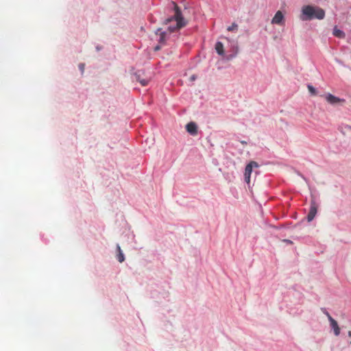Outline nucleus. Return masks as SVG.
I'll use <instances>...</instances> for the list:
<instances>
[{
  "label": "nucleus",
  "instance_id": "3",
  "mask_svg": "<svg viewBox=\"0 0 351 351\" xmlns=\"http://www.w3.org/2000/svg\"><path fill=\"white\" fill-rule=\"evenodd\" d=\"M135 79L136 81L139 82L142 86H145L149 82L151 77L145 76L143 71H138L135 73Z\"/></svg>",
  "mask_w": 351,
  "mask_h": 351
},
{
  "label": "nucleus",
  "instance_id": "16",
  "mask_svg": "<svg viewBox=\"0 0 351 351\" xmlns=\"http://www.w3.org/2000/svg\"><path fill=\"white\" fill-rule=\"evenodd\" d=\"M244 177H245V181L247 183V184H250V176H247V175H244Z\"/></svg>",
  "mask_w": 351,
  "mask_h": 351
},
{
  "label": "nucleus",
  "instance_id": "17",
  "mask_svg": "<svg viewBox=\"0 0 351 351\" xmlns=\"http://www.w3.org/2000/svg\"><path fill=\"white\" fill-rule=\"evenodd\" d=\"M79 68L81 70V71L83 73L84 71V64H80Z\"/></svg>",
  "mask_w": 351,
  "mask_h": 351
},
{
  "label": "nucleus",
  "instance_id": "21",
  "mask_svg": "<svg viewBox=\"0 0 351 351\" xmlns=\"http://www.w3.org/2000/svg\"><path fill=\"white\" fill-rule=\"evenodd\" d=\"M346 128H348V129H350L351 130V127L349 126V125H347Z\"/></svg>",
  "mask_w": 351,
  "mask_h": 351
},
{
  "label": "nucleus",
  "instance_id": "19",
  "mask_svg": "<svg viewBox=\"0 0 351 351\" xmlns=\"http://www.w3.org/2000/svg\"><path fill=\"white\" fill-rule=\"evenodd\" d=\"M160 49V45H157L156 47H155V50L156 51H158Z\"/></svg>",
  "mask_w": 351,
  "mask_h": 351
},
{
  "label": "nucleus",
  "instance_id": "11",
  "mask_svg": "<svg viewBox=\"0 0 351 351\" xmlns=\"http://www.w3.org/2000/svg\"><path fill=\"white\" fill-rule=\"evenodd\" d=\"M117 259H118L119 262H120V263L123 262L125 260V257H124L123 252L121 249V247L118 244L117 245Z\"/></svg>",
  "mask_w": 351,
  "mask_h": 351
},
{
  "label": "nucleus",
  "instance_id": "9",
  "mask_svg": "<svg viewBox=\"0 0 351 351\" xmlns=\"http://www.w3.org/2000/svg\"><path fill=\"white\" fill-rule=\"evenodd\" d=\"M326 99L328 103L331 104H335L341 101H343V99H341L339 97H337L331 94H328L326 97Z\"/></svg>",
  "mask_w": 351,
  "mask_h": 351
},
{
  "label": "nucleus",
  "instance_id": "15",
  "mask_svg": "<svg viewBox=\"0 0 351 351\" xmlns=\"http://www.w3.org/2000/svg\"><path fill=\"white\" fill-rule=\"evenodd\" d=\"M237 27H238V25L234 23L227 28V30L229 32H232V31L237 29Z\"/></svg>",
  "mask_w": 351,
  "mask_h": 351
},
{
  "label": "nucleus",
  "instance_id": "4",
  "mask_svg": "<svg viewBox=\"0 0 351 351\" xmlns=\"http://www.w3.org/2000/svg\"><path fill=\"white\" fill-rule=\"evenodd\" d=\"M285 16L280 10L277 11L276 13L275 14L274 16L271 19L272 24L278 25H285Z\"/></svg>",
  "mask_w": 351,
  "mask_h": 351
},
{
  "label": "nucleus",
  "instance_id": "1",
  "mask_svg": "<svg viewBox=\"0 0 351 351\" xmlns=\"http://www.w3.org/2000/svg\"><path fill=\"white\" fill-rule=\"evenodd\" d=\"M325 12L322 8L313 5H305L302 8L300 19L302 21H310L314 19H323Z\"/></svg>",
  "mask_w": 351,
  "mask_h": 351
},
{
  "label": "nucleus",
  "instance_id": "13",
  "mask_svg": "<svg viewBox=\"0 0 351 351\" xmlns=\"http://www.w3.org/2000/svg\"><path fill=\"white\" fill-rule=\"evenodd\" d=\"M333 34L338 38H343L345 36L344 32L336 27L333 30Z\"/></svg>",
  "mask_w": 351,
  "mask_h": 351
},
{
  "label": "nucleus",
  "instance_id": "12",
  "mask_svg": "<svg viewBox=\"0 0 351 351\" xmlns=\"http://www.w3.org/2000/svg\"><path fill=\"white\" fill-rule=\"evenodd\" d=\"M156 34L159 35V42L160 43H164L165 41V32H162L160 29H158L156 32Z\"/></svg>",
  "mask_w": 351,
  "mask_h": 351
},
{
  "label": "nucleus",
  "instance_id": "14",
  "mask_svg": "<svg viewBox=\"0 0 351 351\" xmlns=\"http://www.w3.org/2000/svg\"><path fill=\"white\" fill-rule=\"evenodd\" d=\"M307 88H308V91L313 95H317V90L316 89L312 86V85H310L308 84L307 86Z\"/></svg>",
  "mask_w": 351,
  "mask_h": 351
},
{
  "label": "nucleus",
  "instance_id": "20",
  "mask_svg": "<svg viewBox=\"0 0 351 351\" xmlns=\"http://www.w3.org/2000/svg\"><path fill=\"white\" fill-rule=\"evenodd\" d=\"M234 56H235V55H231L230 57L228 58V60L232 59Z\"/></svg>",
  "mask_w": 351,
  "mask_h": 351
},
{
  "label": "nucleus",
  "instance_id": "22",
  "mask_svg": "<svg viewBox=\"0 0 351 351\" xmlns=\"http://www.w3.org/2000/svg\"><path fill=\"white\" fill-rule=\"evenodd\" d=\"M348 335L350 337H351V331H349Z\"/></svg>",
  "mask_w": 351,
  "mask_h": 351
},
{
  "label": "nucleus",
  "instance_id": "2",
  "mask_svg": "<svg viewBox=\"0 0 351 351\" xmlns=\"http://www.w3.org/2000/svg\"><path fill=\"white\" fill-rule=\"evenodd\" d=\"M174 8H175V14L173 17L169 18L166 20V23H170L173 21H176V25L175 26H169L168 27L169 31L170 33L174 32L180 28L184 27L186 25V22L184 19V18L182 16V13L178 8V6L173 3Z\"/></svg>",
  "mask_w": 351,
  "mask_h": 351
},
{
  "label": "nucleus",
  "instance_id": "18",
  "mask_svg": "<svg viewBox=\"0 0 351 351\" xmlns=\"http://www.w3.org/2000/svg\"><path fill=\"white\" fill-rule=\"evenodd\" d=\"M197 77L195 75H192L191 77H190V81L191 82H193L196 80Z\"/></svg>",
  "mask_w": 351,
  "mask_h": 351
},
{
  "label": "nucleus",
  "instance_id": "8",
  "mask_svg": "<svg viewBox=\"0 0 351 351\" xmlns=\"http://www.w3.org/2000/svg\"><path fill=\"white\" fill-rule=\"evenodd\" d=\"M258 167V165L256 162L251 161L249 164H247L246 165L245 169L244 175L251 176L252 169L254 167Z\"/></svg>",
  "mask_w": 351,
  "mask_h": 351
},
{
  "label": "nucleus",
  "instance_id": "10",
  "mask_svg": "<svg viewBox=\"0 0 351 351\" xmlns=\"http://www.w3.org/2000/svg\"><path fill=\"white\" fill-rule=\"evenodd\" d=\"M215 50L219 55L223 56L224 50L223 43L221 42H217L215 45Z\"/></svg>",
  "mask_w": 351,
  "mask_h": 351
},
{
  "label": "nucleus",
  "instance_id": "7",
  "mask_svg": "<svg viewBox=\"0 0 351 351\" xmlns=\"http://www.w3.org/2000/svg\"><path fill=\"white\" fill-rule=\"evenodd\" d=\"M186 131L191 135H196L197 133V127L195 123L190 122L186 125Z\"/></svg>",
  "mask_w": 351,
  "mask_h": 351
},
{
  "label": "nucleus",
  "instance_id": "23",
  "mask_svg": "<svg viewBox=\"0 0 351 351\" xmlns=\"http://www.w3.org/2000/svg\"><path fill=\"white\" fill-rule=\"evenodd\" d=\"M350 343L351 344V341L350 342Z\"/></svg>",
  "mask_w": 351,
  "mask_h": 351
},
{
  "label": "nucleus",
  "instance_id": "6",
  "mask_svg": "<svg viewBox=\"0 0 351 351\" xmlns=\"http://www.w3.org/2000/svg\"><path fill=\"white\" fill-rule=\"evenodd\" d=\"M317 204L314 200H312L311 202L310 210L307 215L308 221H311L314 219V217H315V215L317 214Z\"/></svg>",
  "mask_w": 351,
  "mask_h": 351
},
{
  "label": "nucleus",
  "instance_id": "5",
  "mask_svg": "<svg viewBox=\"0 0 351 351\" xmlns=\"http://www.w3.org/2000/svg\"><path fill=\"white\" fill-rule=\"evenodd\" d=\"M325 314L327 316L329 322H330V326L331 328L333 329L334 330V333L336 336H338L339 334H340V328L338 326V324L336 320H335L328 313V312L326 311L325 312Z\"/></svg>",
  "mask_w": 351,
  "mask_h": 351
}]
</instances>
